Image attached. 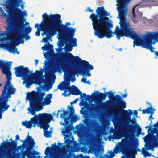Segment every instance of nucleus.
I'll list each match as a JSON object with an SVG mask.
<instances>
[{
    "label": "nucleus",
    "mask_w": 158,
    "mask_h": 158,
    "mask_svg": "<svg viewBox=\"0 0 158 158\" xmlns=\"http://www.w3.org/2000/svg\"><path fill=\"white\" fill-rule=\"evenodd\" d=\"M107 95H108V97L109 99H110L114 97V94L111 91L106 92Z\"/></svg>",
    "instance_id": "obj_40"
},
{
    "label": "nucleus",
    "mask_w": 158,
    "mask_h": 158,
    "mask_svg": "<svg viewBox=\"0 0 158 158\" xmlns=\"http://www.w3.org/2000/svg\"><path fill=\"white\" fill-rule=\"evenodd\" d=\"M115 97L116 102V108L117 110V112L115 114H121L122 112L126 108V102L122 99V98L119 95H116Z\"/></svg>",
    "instance_id": "obj_18"
},
{
    "label": "nucleus",
    "mask_w": 158,
    "mask_h": 158,
    "mask_svg": "<svg viewBox=\"0 0 158 158\" xmlns=\"http://www.w3.org/2000/svg\"><path fill=\"white\" fill-rule=\"evenodd\" d=\"M22 30L23 34H21V35L23 36V38H25L26 40H28L30 39V37L28 35V34L31 32L32 31V28L30 27H28L25 28V29L24 31Z\"/></svg>",
    "instance_id": "obj_25"
},
{
    "label": "nucleus",
    "mask_w": 158,
    "mask_h": 158,
    "mask_svg": "<svg viewBox=\"0 0 158 158\" xmlns=\"http://www.w3.org/2000/svg\"><path fill=\"white\" fill-rule=\"evenodd\" d=\"M85 113V112H84V114H83V115H84ZM84 117L85 118L84 120V124L88 127L91 126L92 125V123L91 120L87 118L86 116H84Z\"/></svg>",
    "instance_id": "obj_34"
},
{
    "label": "nucleus",
    "mask_w": 158,
    "mask_h": 158,
    "mask_svg": "<svg viewBox=\"0 0 158 158\" xmlns=\"http://www.w3.org/2000/svg\"><path fill=\"white\" fill-rule=\"evenodd\" d=\"M155 54L156 56H158V52H155Z\"/></svg>",
    "instance_id": "obj_61"
},
{
    "label": "nucleus",
    "mask_w": 158,
    "mask_h": 158,
    "mask_svg": "<svg viewBox=\"0 0 158 158\" xmlns=\"http://www.w3.org/2000/svg\"><path fill=\"white\" fill-rule=\"evenodd\" d=\"M34 94L29 92L27 95L28 99L30 100V106L31 108V113L32 115H35V109L44 100L45 94L44 92H39L33 91Z\"/></svg>",
    "instance_id": "obj_10"
},
{
    "label": "nucleus",
    "mask_w": 158,
    "mask_h": 158,
    "mask_svg": "<svg viewBox=\"0 0 158 158\" xmlns=\"http://www.w3.org/2000/svg\"><path fill=\"white\" fill-rule=\"evenodd\" d=\"M60 37L62 38L63 41H58L59 43L57 45H58V46L59 47V48H60L63 47L64 46V44H65L66 45H69L70 43H71L72 44L73 46V44L72 43H71V42H70V43H69V44H66L63 38L62 37H61V36H60Z\"/></svg>",
    "instance_id": "obj_37"
},
{
    "label": "nucleus",
    "mask_w": 158,
    "mask_h": 158,
    "mask_svg": "<svg viewBox=\"0 0 158 158\" xmlns=\"http://www.w3.org/2000/svg\"><path fill=\"white\" fill-rule=\"evenodd\" d=\"M63 83V87H70L69 85H70V82L69 81H64Z\"/></svg>",
    "instance_id": "obj_39"
},
{
    "label": "nucleus",
    "mask_w": 158,
    "mask_h": 158,
    "mask_svg": "<svg viewBox=\"0 0 158 158\" xmlns=\"http://www.w3.org/2000/svg\"><path fill=\"white\" fill-rule=\"evenodd\" d=\"M95 92L97 94L94 95V97H97V98L100 101L104 100L107 97L106 92L105 93H100L98 91H95Z\"/></svg>",
    "instance_id": "obj_26"
},
{
    "label": "nucleus",
    "mask_w": 158,
    "mask_h": 158,
    "mask_svg": "<svg viewBox=\"0 0 158 158\" xmlns=\"http://www.w3.org/2000/svg\"><path fill=\"white\" fill-rule=\"evenodd\" d=\"M86 80H87L86 78H83L81 80V82H83L85 83H86Z\"/></svg>",
    "instance_id": "obj_47"
},
{
    "label": "nucleus",
    "mask_w": 158,
    "mask_h": 158,
    "mask_svg": "<svg viewBox=\"0 0 158 158\" xmlns=\"http://www.w3.org/2000/svg\"><path fill=\"white\" fill-rule=\"evenodd\" d=\"M11 153L10 150H3L1 149L0 151V158L6 157V158H10Z\"/></svg>",
    "instance_id": "obj_27"
},
{
    "label": "nucleus",
    "mask_w": 158,
    "mask_h": 158,
    "mask_svg": "<svg viewBox=\"0 0 158 158\" xmlns=\"http://www.w3.org/2000/svg\"><path fill=\"white\" fill-rule=\"evenodd\" d=\"M141 129L140 127H139V128L138 129V133L139 135L141 134Z\"/></svg>",
    "instance_id": "obj_55"
},
{
    "label": "nucleus",
    "mask_w": 158,
    "mask_h": 158,
    "mask_svg": "<svg viewBox=\"0 0 158 158\" xmlns=\"http://www.w3.org/2000/svg\"><path fill=\"white\" fill-rule=\"evenodd\" d=\"M32 121L31 120H31L29 121L26 120L23 122L22 124L23 126H25L27 128L31 129L32 126Z\"/></svg>",
    "instance_id": "obj_32"
},
{
    "label": "nucleus",
    "mask_w": 158,
    "mask_h": 158,
    "mask_svg": "<svg viewBox=\"0 0 158 158\" xmlns=\"http://www.w3.org/2000/svg\"><path fill=\"white\" fill-rule=\"evenodd\" d=\"M48 117H48V118L47 119L44 124L40 125V128L43 129L44 136L48 138L51 137L50 132L47 131V130L50 127L49 123L53 119V116L51 114Z\"/></svg>",
    "instance_id": "obj_19"
},
{
    "label": "nucleus",
    "mask_w": 158,
    "mask_h": 158,
    "mask_svg": "<svg viewBox=\"0 0 158 158\" xmlns=\"http://www.w3.org/2000/svg\"><path fill=\"white\" fill-rule=\"evenodd\" d=\"M73 114L71 116H70V118L71 117H72L71 118L70 121L71 123H73L79 119V118L77 116V115H75L74 116H72Z\"/></svg>",
    "instance_id": "obj_38"
},
{
    "label": "nucleus",
    "mask_w": 158,
    "mask_h": 158,
    "mask_svg": "<svg viewBox=\"0 0 158 158\" xmlns=\"http://www.w3.org/2000/svg\"><path fill=\"white\" fill-rule=\"evenodd\" d=\"M91 105L93 107H92L91 109H92L93 110L94 109V108H93V107H94L95 106H94V104H92Z\"/></svg>",
    "instance_id": "obj_62"
},
{
    "label": "nucleus",
    "mask_w": 158,
    "mask_h": 158,
    "mask_svg": "<svg viewBox=\"0 0 158 158\" xmlns=\"http://www.w3.org/2000/svg\"><path fill=\"white\" fill-rule=\"evenodd\" d=\"M152 114H151L149 116V120H150L151 121H152V119H154V118L152 117Z\"/></svg>",
    "instance_id": "obj_56"
},
{
    "label": "nucleus",
    "mask_w": 158,
    "mask_h": 158,
    "mask_svg": "<svg viewBox=\"0 0 158 158\" xmlns=\"http://www.w3.org/2000/svg\"><path fill=\"white\" fill-rule=\"evenodd\" d=\"M50 114L43 113L42 114H39L38 115H35V116L31 118V120L32 121L33 126L35 127H36V125H37L40 128V125H43L44 124L46 120L49 117Z\"/></svg>",
    "instance_id": "obj_14"
},
{
    "label": "nucleus",
    "mask_w": 158,
    "mask_h": 158,
    "mask_svg": "<svg viewBox=\"0 0 158 158\" xmlns=\"http://www.w3.org/2000/svg\"><path fill=\"white\" fill-rule=\"evenodd\" d=\"M127 96V93H126L122 95V98H125Z\"/></svg>",
    "instance_id": "obj_57"
},
{
    "label": "nucleus",
    "mask_w": 158,
    "mask_h": 158,
    "mask_svg": "<svg viewBox=\"0 0 158 158\" xmlns=\"http://www.w3.org/2000/svg\"><path fill=\"white\" fill-rule=\"evenodd\" d=\"M71 87H72V89H71V91L69 92L68 94L65 95V96L69 95L70 94L75 95H80L81 97L80 98V99H81V98L83 97H85L86 96V94L85 93H83L82 95V92H80L78 88L75 85H73L71 86Z\"/></svg>",
    "instance_id": "obj_23"
},
{
    "label": "nucleus",
    "mask_w": 158,
    "mask_h": 158,
    "mask_svg": "<svg viewBox=\"0 0 158 158\" xmlns=\"http://www.w3.org/2000/svg\"><path fill=\"white\" fill-rule=\"evenodd\" d=\"M88 11L91 12H93L94 11L93 10L91 9L90 7H88L87 8Z\"/></svg>",
    "instance_id": "obj_58"
},
{
    "label": "nucleus",
    "mask_w": 158,
    "mask_h": 158,
    "mask_svg": "<svg viewBox=\"0 0 158 158\" xmlns=\"http://www.w3.org/2000/svg\"><path fill=\"white\" fill-rule=\"evenodd\" d=\"M152 123V121H151V122L150 123V125L149 126H146L145 127V128L147 129V128H148V129L149 128H152V126L151 125Z\"/></svg>",
    "instance_id": "obj_48"
},
{
    "label": "nucleus",
    "mask_w": 158,
    "mask_h": 158,
    "mask_svg": "<svg viewBox=\"0 0 158 158\" xmlns=\"http://www.w3.org/2000/svg\"><path fill=\"white\" fill-rule=\"evenodd\" d=\"M40 27L41 31L43 32L42 34V36L44 35H46V37H43V41L47 43L48 40L50 36H53L55 35L57 32H56L53 28V26L52 24H48L47 23H44L41 25Z\"/></svg>",
    "instance_id": "obj_13"
},
{
    "label": "nucleus",
    "mask_w": 158,
    "mask_h": 158,
    "mask_svg": "<svg viewBox=\"0 0 158 158\" xmlns=\"http://www.w3.org/2000/svg\"><path fill=\"white\" fill-rule=\"evenodd\" d=\"M134 114L135 115H137V114H138L137 111L136 110H134Z\"/></svg>",
    "instance_id": "obj_60"
},
{
    "label": "nucleus",
    "mask_w": 158,
    "mask_h": 158,
    "mask_svg": "<svg viewBox=\"0 0 158 158\" xmlns=\"http://www.w3.org/2000/svg\"><path fill=\"white\" fill-rule=\"evenodd\" d=\"M96 13H92L89 18L92 21V25L94 30V35L99 38L102 39L105 37L110 38L112 34H115L119 30V27L117 26L114 32H113L111 28L112 24L109 21L107 17L109 15L108 12L105 10L103 6L98 7Z\"/></svg>",
    "instance_id": "obj_2"
},
{
    "label": "nucleus",
    "mask_w": 158,
    "mask_h": 158,
    "mask_svg": "<svg viewBox=\"0 0 158 158\" xmlns=\"http://www.w3.org/2000/svg\"><path fill=\"white\" fill-rule=\"evenodd\" d=\"M69 112L67 111L64 110L63 113L61 114V117L63 118L64 121L62 124L63 125H65L64 126L65 130L64 131H62L61 132L63 133L64 135V134L66 133L67 134L65 135L66 137H69V135H68L71 133V131L73 129H74V127L71 126L69 124V119H70V116H71L73 114H74V110L73 106L69 107Z\"/></svg>",
    "instance_id": "obj_12"
},
{
    "label": "nucleus",
    "mask_w": 158,
    "mask_h": 158,
    "mask_svg": "<svg viewBox=\"0 0 158 158\" xmlns=\"http://www.w3.org/2000/svg\"><path fill=\"white\" fill-rule=\"evenodd\" d=\"M32 154L31 155V156H35V155H38V156L37 157H38L39 156H40L39 155H40V152L37 151H35L33 152V153L32 152Z\"/></svg>",
    "instance_id": "obj_44"
},
{
    "label": "nucleus",
    "mask_w": 158,
    "mask_h": 158,
    "mask_svg": "<svg viewBox=\"0 0 158 158\" xmlns=\"http://www.w3.org/2000/svg\"><path fill=\"white\" fill-rule=\"evenodd\" d=\"M141 154L144 156V157H150L152 156V153L147 151L144 149V147L142 148Z\"/></svg>",
    "instance_id": "obj_35"
},
{
    "label": "nucleus",
    "mask_w": 158,
    "mask_h": 158,
    "mask_svg": "<svg viewBox=\"0 0 158 158\" xmlns=\"http://www.w3.org/2000/svg\"><path fill=\"white\" fill-rule=\"evenodd\" d=\"M78 100V99L76 98L74 101H73L72 102H71L70 103L71 104H73V103H76L77 102Z\"/></svg>",
    "instance_id": "obj_51"
},
{
    "label": "nucleus",
    "mask_w": 158,
    "mask_h": 158,
    "mask_svg": "<svg viewBox=\"0 0 158 158\" xmlns=\"http://www.w3.org/2000/svg\"><path fill=\"white\" fill-rule=\"evenodd\" d=\"M136 155L132 154H130V158L131 157L132 158H135Z\"/></svg>",
    "instance_id": "obj_54"
},
{
    "label": "nucleus",
    "mask_w": 158,
    "mask_h": 158,
    "mask_svg": "<svg viewBox=\"0 0 158 158\" xmlns=\"http://www.w3.org/2000/svg\"><path fill=\"white\" fill-rule=\"evenodd\" d=\"M44 71L41 68V70H36L35 73L28 75V76L24 77V80L23 83L25 81L26 86L29 88L32 84L35 83L39 85H41L42 83L44 82L45 79H44V76H43Z\"/></svg>",
    "instance_id": "obj_11"
},
{
    "label": "nucleus",
    "mask_w": 158,
    "mask_h": 158,
    "mask_svg": "<svg viewBox=\"0 0 158 158\" xmlns=\"http://www.w3.org/2000/svg\"><path fill=\"white\" fill-rule=\"evenodd\" d=\"M60 55V57L67 63L72 64H76L79 67L72 71L73 73L75 74L81 73L83 75L85 74L89 77L91 76L89 71L93 70L94 67L88 62L82 60L78 56H75L70 52H62Z\"/></svg>",
    "instance_id": "obj_5"
},
{
    "label": "nucleus",
    "mask_w": 158,
    "mask_h": 158,
    "mask_svg": "<svg viewBox=\"0 0 158 158\" xmlns=\"http://www.w3.org/2000/svg\"><path fill=\"white\" fill-rule=\"evenodd\" d=\"M118 17L120 20L119 24L120 28L116 33V37L119 40L121 37L125 36L131 38L134 40V44L139 36L132 29L129 23L125 19V15L127 10L118 9Z\"/></svg>",
    "instance_id": "obj_6"
},
{
    "label": "nucleus",
    "mask_w": 158,
    "mask_h": 158,
    "mask_svg": "<svg viewBox=\"0 0 158 158\" xmlns=\"http://www.w3.org/2000/svg\"><path fill=\"white\" fill-rule=\"evenodd\" d=\"M128 111L129 112L126 110L123 111L121 118L116 121V124L114 125L116 129L120 131L123 135L127 134L126 129L128 128H129L130 131L132 132L134 128L133 125H130L131 121V116L133 114V113L130 109Z\"/></svg>",
    "instance_id": "obj_7"
},
{
    "label": "nucleus",
    "mask_w": 158,
    "mask_h": 158,
    "mask_svg": "<svg viewBox=\"0 0 158 158\" xmlns=\"http://www.w3.org/2000/svg\"><path fill=\"white\" fill-rule=\"evenodd\" d=\"M158 146V135L154 136V138L145 143V147L147 150H153L155 147Z\"/></svg>",
    "instance_id": "obj_21"
},
{
    "label": "nucleus",
    "mask_w": 158,
    "mask_h": 158,
    "mask_svg": "<svg viewBox=\"0 0 158 158\" xmlns=\"http://www.w3.org/2000/svg\"><path fill=\"white\" fill-rule=\"evenodd\" d=\"M60 66L59 64H56L53 66L52 71L54 73L57 71L59 72L60 70Z\"/></svg>",
    "instance_id": "obj_36"
},
{
    "label": "nucleus",
    "mask_w": 158,
    "mask_h": 158,
    "mask_svg": "<svg viewBox=\"0 0 158 158\" xmlns=\"http://www.w3.org/2000/svg\"><path fill=\"white\" fill-rule=\"evenodd\" d=\"M64 81H63L62 82L60 83L57 86L58 89L60 90L61 91L64 90V94H66L69 91V92L71 90V88L70 87H63V83Z\"/></svg>",
    "instance_id": "obj_31"
},
{
    "label": "nucleus",
    "mask_w": 158,
    "mask_h": 158,
    "mask_svg": "<svg viewBox=\"0 0 158 158\" xmlns=\"http://www.w3.org/2000/svg\"><path fill=\"white\" fill-rule=\"evenodd\" d=\"M62 70L64 72L66 73L69 71V70L68 69L67 67L65 65H63L62 67Z\"/></svg>",
    "instance_id": "obj_43"
},
{
    "label": "nucleus",
    "mask_w": 158,
    "mask_h": 158,
    "mask_svg": "<svg viewBox=\"0 0 158 158\" xmlns=\"http://www.w3.org/2000/svg\"><path fill=\"white\" fill-rule=\"evenodd\" d=\"M19 136L17 135H16L15 136V142H16L17 141L19 140Z\"/></svg>",
    "instance_id": "obj_52"
},
{
    "label": "nucleus",
    "mask_w": 158,
    "mask_h": 158,
    "mask_svg": "<svg viewBox=\"0 0 158 158\" xmlns=\"http://www.w3.org/2000/svg\"><path fill=\"white\" fill-rule=\"evenodd\" d=\"M92 98V97L91 96L89 95H86V96L85 97H83L81 98H83V100H84V99H86V100H90Z\"/></svg>",
    "instance_id": "obj_42"
},
{
    "label": "nucleus",
    "mask_w": 158,
    "mask_h": 158,
    "mask_svg": "<svg viewBox=\"0 0 158 158\" xmlns=\"http://www.w3.org/2000/svg\"><path fill=\"white\" fill-rule=\"evenodd\" d=\"M47 48V50L51 51H53V45L50 44L49 45H46Z\"/></svg>",
    "instance_id": "obj_41"
},
{
    "label": "nucleus",
    "mask_w": 158,
    "mask_h": 158,
    "mask_svg": "<svg viewBox=\"0 0 158 158\" xmlns=\"http://www.w3.org/2000/svg\"><path fill=\"white\" fill-rule=\"evenodd\" d=\"M72 50V48L71 46H67V51L70 52Z\"/></svg>",
    "instance_id": "obj_46"
},
{
    "label": "nucleus",
    "mask_w": 158,
    "mask_h": 158,
    "mask_svg": "<svg viewBox=\"0 0 158 158\" xmlns=\"http://www.w3.org/2000/svg\"><path fill=\"white\" fill-rule=\"evenodd\" d=\"M86 83H87L88 84H90V82L89 80H88V81H86Z\"/></svg>",
    "instance_id": "obj_63"
},
{
    "label": "nucleus",
    "mask_w": 158,
    "mask_h": 158,
    "mask_svg": "<svg viewBox=\"0 0 158 158\" xmlns=\"http://www.w3.org/2000/svg\"><path fill=\"white\" fill-rule=\"evenodd\" d=\"M65 142L68 144H70L72 143V142L70 139L68 138L66 140Z\"/></svg>",
    "instance_id": "obj_45"
},
{
    "label": "nucleus",
    "mask_w": 158,
    "mask_h": 158,
    "mask_svg": "<svg viewBox=\"0 0 158 158\" xmlns=\"http://www.w3.org/2000/svg\"><path fill=\"white\" fill-rule=\"evenodd\" d=\"M10 106L9 105L0 102V119L2 118V114L4 111L8 110Z\"/></svg>",
    "instance_id": "obj_28"
},
{
    "label": "nucleus",
    "mask_w": 158,
    "mask_h": 158,
    "mask_svg": "<svg viewBox=\"0 0 158 158\" xmlns=\"http://www.w3.org/2000/svg\"><path fill=\"white\" fill-rule=\"evenodd\" d=\"M157 40L158 41V36L155 32H149L145 36V40H143L141 36L139 35L135 42L133 44V46L135 45L141 46L144 48H146L149 49L152 52H154L155 51L153 50L154 48L152 47L151 45L152 40Z\"/></svg>",
    "instance_id": "obj_8"
},
{
    "label": "nucleus",
    "mask_w": 158,
    "mask_h": 158,
    "mask_svg": "<svg viewBox=\"0 0 158 158\" xmlns=\"http://www.w3.org/2000/svg\"><path fill=\"white\" fill-rule=\"evenodd\" d=\"M35 144L34 139L31 136H28L26 139L24 143L22 145L18 146V147L22 150H21L22 153V158H25V156H27V158H42V156L38 157L31 156L32 150L35 147Z\"/></svg>",
    "instance_id": "obj_9"
},
{
    "label": "nucleus",
    "mask_w": 158,
    "mask_h": 158,
    "mask_svg": "<svg viewBox=\"0 0 158 158\" xmlns=\"http://www.w3.org/2000/svg\"><path fill=\"white\" fill-rule=\"evenodd\" d=\"M136 121H137L136 119L135 118H134V119L133 118L132 119H131V123L132 124H132V125H133L134 126V128L133 130L132 131L133 133H132V132H131V131H130L129 130V128H127L126 129V131H127V134L124 135L125 137L128 135L127 130H128V131L131 134H133L135 133V131L136 130V128H135V125H137L138 126H139L138 124H137Z\"/></svg>",
    "instance_id": "obj_29"
},
{
    "label": "nucleus",
    "mask_w": 158,
    "mask_h": 158,
    "mask_svg": "<svg viewBox=\"0 0 158 158\" xmlns=\"http://www.w3.org/2000/svg\"><path fill=\"white\" fill-rule=\"evenodd\" d=\"M22 2V0H6L4 5L7 9L6 11L9 15V17L6 19L7 27L5 28L6 31L0 33L1 36H6L4 38L5 40L7 37H12L11 39L12 43L7 42L3 44L2 47L11 53L18 54L19 52L15 46L24 43L21 33L24 27L25 19L24 18V13H27L19 8Z\"/></svg>",
    "instance_id": "obj_1"
},
{
    "label": "nucleus",
    "mask_w": 158,
    "mask_h": 158,
    "mask_svg": "<svg viewBox=\"0 0 158 158\" xmlns=\"http://www.w3.org/2000/svg\"><path fill=\"white\" fill-rule=\"evenodd\" d=\"M52 98V94H49L47 95L44 99V101L43 100L41 103V104L43 105H49L51 102V99Z\"/></svg>",
    "instance_id": "obj_30"
},
{
    "label": "nucleus",
    "mask_w": 158,
    "mask_h": 158,
    "mask_svg": "<svg viewBox=\"0 0 158 158\" xmlns=\"http://www.w3.org/2000/svg\"><path fill=\"white\" fill-rule=\"evenodd\" d=\"M48 15L46 13H44L42 15V21H41L40 24H39L36 23L35 24V28H37V30L36 31L35 33V35L37 36H39L40 35V31H41L40 27L41 24H43L44 23H47L49 24H52L50 20L49 19Z\"/></svg>",
    "instance_id": "obj_20"
},
{
    "label": "nucleus",
    "mask_w": 158,
    "mask_h": 158,
    "mask_svg": "<svg viewBox=\"0 0 158 158\" xmlns=\"http://www.w3.org/2000/svg\"><path fill=\"white\" fill-rule=\"evenodd\" d=\"M11 62L4 61L0 60V68L2 73L6 76L7 80L2 90V94L0 96V102L8 104V99L11 97L12 95L14 94L16 89L11 82L12 73L10 71Z\"/></svg>",
    "instance_id": "obj_4"
},
{
    "label": "nucleus",
    "mask_w": 158,
    "mask_h": 158,
    "mask_svg": "<svg viewBox=\"0 0 158 158\" xmlns=\"http://www.w3.org/2000/svg\"><path fill=\"white\" fill-rule=\"evenodd\" d=\"M57 144L58 146H57L56 145V143H55L54 144H52V147H47L45 151V154L46 155H47L48 154L50 153L52 150L54 152H57L59 149L61 148V147L60 148V146L61 147L62 144L61 143H58Z\"/></svg>",
    "instance_id": "obj_24"
},
{
    "label": "nucleus",
    "mask_w": 158,
    "mask_h": 158,
    "mask_svg": "<svg viewBox=\"0 0 158 158\" xmlns=\"http://www.w3.org/2000/svg\"><path fill=\"white\" fill-rule=\"evenodd\" d=\"M41 49L43 51L44 50H47V48L46 45H45L44 46H43L41 47Z\"/></svg>",
    "instance_id": "obj_50"
},
{
    "label": "nucleus",
    "mask_w": 158,
    "mask_h": 158,
    "mask_svg": "<svg viewBox=\"0 0 158 158\" xmlns=\"http://www.w3.org/2000/svg\"><path fill=\"white\" fill-rule=\"evenodd\" d=\"M155 109L152 108V106L148 107L146 110L144 109L142 110V114H153L155 110Z\"/></svg>",
    "instance_id": "obj_33"
},
{
    "label": "nucleus",
    "mask_w": 158,
    "mask_h": 158,
    "mask_svg": "<svg viewBox=\"0 0 158 158\" xmlns=\"http://www.w3.org/2000/svg\"><path fill=\"white\" fill-rule=\"evenodd\" d=\"M15 71L16 76L17 77H22L23 78L28 76L30 71L28 67H24L23 65H20L14 68Z\"/></svg>",
    "instance_id": "obj_16"
},
{
    "label": "nucleus",
    "mask_w": 158,
    "mask_h": 158,
    "mask_svg": "<svg viewBox=\"0 0 158 158\" xmlns=\"http://www.w3.org/2000/svg\"><path fill=\"white\" fill-rule=\"evenodd\" d=\"M49 16L52 25L56 32H57L59 29L61 30L59 32V34L60 36L63 38L65 44H68L71 42L73 47L76 46L77 39L75 38H73L76 29L68 27V26L70 25V23L69 22L66 23L65 25L62 24L60 14H54Z\"/></svg>",
    "instance_id": "obj_3"
},
{
    "label": "nucleus",
    "mask_w": 158,
    "mask_h": 158,
    "mask_svg": "<svg viewBox=\"0 0 158 158\" xmlns=\"http://www.w3.org/2000/svg\"><path fill=\"white\" fill-rule=\"evenodd\" d=\"M9 141H11V142H8V140L7 139L6 141L7 142L4 141V143H2L1 145H5L7 148V150H10L11 152L12 151H13L17 146V143L16 142H15L12 140V139H10Z\"/></svg>",
    "instance_id": "obj_22"
},
{
    "label": "nucleus",
    "mask_w": 158,
    "mask_h": 158,
    "mask_svg": "<svg viewBox=\"0 0 158 158\" xmlns=\"http://www.w3.org/2000/svg\"><path fill=\"white\" fill-rule=\"evenodd\" d=\"M95 155L97 157H99L98 158H99L100 157L99 156V155L98 154H95Z\"/></svg>",
    "instance_id": "obj_64"
},
{
    "label": "nucleus",
    "mask_w": 158,
    "mask_h": 158,
    "mask_svg": "<svg viewBox=\"0 0 158 158\" xmlns=\"http://www.w3.org/2000/svg\"><path fill=\"white\" fill-rule=\"evenodd\" d=\"M126 147L125 143L124 142H123L122 139L118 145H116V146L114 148L113 151L110 150L108 152L110 153L109 155L110 158H112L115 156V153L117 154L118 153L121 152L122 154L123 155V152H125Z\"/></svg>",
    "instance_id": "obj_17"
},
{
    "label": "nucleus",
    "mask_w": 158,
    "mask_h": 158,
    "mask_svg": "<svg viewBox=\"0 0 158 158\" xmlns=\"http://www.w3.org/2000/svg\"><path fill=\"white\" fill-rule=\"evenodd\" d=\"M123 142H124L126 144V149L125 152H123V155L125 156L122 158H130V154H132L136 155L137 154V151L135 150L134 148H133L131 142L127 139H123Z\"/></svg>",
    "instance_id": "obj_15"
},
{
    "label": "nucleus",
    "mask_w": 158,
    "mask_h": 158,
    "mask_svg": "<svg viewBox=\"0 0 158 158\" xmlns=\"http://www.w3.org/2000/svg\"><path fill=\"white\" fill-rule=\"evenodd\" d=\"M134 148L135 150L137 151H137L140 152L141 151L137 147L135 146Z\"/></svg>",
    "instance_id": "obj_53"
},
{
    "label": "nucleus",
    "mask_w": 158,
    "mask_h": 158,
    "mask_svg": "<svg viewBox=\"0 0 158 158\" xmlns=\"http://www.w3.org/2000/svg\"><path fill=\"white\" fill-rule=\"evenodd\" d=\"M103 158H110V155L105 154L104 155V156Z\"/></svg>",
    "instance_id": "obj_49"
},
{
    "label": "nucleus",
    "mask_w": 158,
    "mask_h": 158,
    "mask_svg": "<svg viewBox=\"0 0 158 158\" xmlns=\"http://www.w3.org/2000/svg\"><path fill=\"white\" fill-rule=\"evenodd\" d=\"M35 66H36L37 65V64L38 62V60H37V59H35Z\"/></svg>",
    "instance_id": "obj_59"
}]
</instances>
